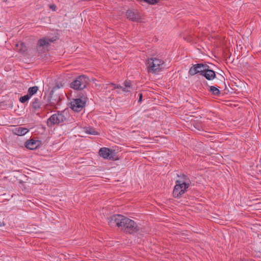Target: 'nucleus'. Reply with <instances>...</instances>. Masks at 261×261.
I'll use <instances>...</instances> for the list:
<instances>
[{
	"label": "nucleus",
	"instance_id": "nucleus-5",
	"mask_svg": "<svg viewBox=\"0 0 261 261\" xmlns=\"http://www.w3.org/2000/svg\"><path fill=\"white\" fill-rule=\"evenodd\" d=\"M89 79L85 75H80L71 84V87L75 90L83 89L89 84Z\"/></svg>",
	"mask_w": 261,
	"mask_h": 261
},
{
	"label": "nucleus",
	"instance_id": "nucleus-17",
	"mask_svg": "<svg viewBox=\"0 0 261 261\" xmlns=\"http://www.w3.org/2000/svg\"><path fill=\"white\" fill-rule=\"evenodd\" d=\"M85 132L87 134L92 135H96L98 134L97 132L93 127L86 128L85 129Z\"/></svg>",
	"mask_w": 261,
	"mask_h": 261
},
{
	"label": "nucleus",
	"instance_id": "nucleus-3",
	"mask_svg": "<svg viewBox=\"0 0 261 261\" xmlns=\"http://www.w3.org/2000/svg\"><path fill=\"white\" fill-rule=\"evenodd\" d=\"M189 185V178L187 176L183 175L180 179L176 181V185L173 191V196L175 198L180 197L186 191Z\"/></svg>",
	"mask_w": 261,
	"mask_h": 261
},
{
	"label": "nucleus",
	"instance_id": "nucleus-2",
	"mask_svg": "<svg viewBox=\"0 0 261 261\" xmlns=\"http://www.w3.org/2000/svg\"><path fill=\"white\" fill-rule=\"evenodd\" d=\"M164 61L158 57H152L149 58L146 62V70L148 72L156 73L163 69Z\"/></svg>",
	"mask_w": 261,
	"mask_h": 261
},
{
	"label": "nucleus",
	"instance_id": "nucleus-12",
	"mask_svg": "<svg viewBox=\"0 0 261 261\" xmlns=\"http://www.w3.org/2000/svg\"><path fill=\"white\" fill-rule=\"evenodd\" d=\"M29 129L25 127H17L14 128L12 130L13 133L17 136H22L25 135L29 132Z\"/></svg>",
	"mask_w": 261,
	"mask_h": 261
},
{
	"label": "nucleus",
	"instance_id": "nucleus-19",
	"mask_svg": "<svg viewBox=\"0 0 261 261\" xmlns=\"http://www.w3.org/2000/svg\"><path fill=\"white\" fill-rule=\"evenodd\" d=\"M210 91L215 95H218L220 94V90L214 86H211Z\"/></svg>",
	"mask_w": 261,
	"mask_h": 261
},
{
	"label": "nucleus",
	"instance_id": "nucleus-9",
	"mask_svg": "<svg viewBox=\"0 0 261 261\" xmlns=\"http://www.w3.org/2000/svg\"><path fill=\"white\" fill-rule=\"evenodd\" d=\"M126 15L129 20L133 21L138 22L141 18V16L139 13L131 10H128L127 11Z\"/></svg>",
	"mask_w": 261,
	"mask_h": 261
},
{
	"label": "nucleus",
	"instance_id": "nucleus-7",
	"mask_svg": "<svg viewBox=\"0 0 261 261\" xmlns=\"http://www.w3.org/2000/svg\"><path fill=\"white\" fill-rule=\"evenodd\" d=\"M207 65L203 64H196L193 65L189 70V74L191 75H194L199 73L202 75Z\"/></svg>",
	"mask_w": 261,
	"mask_h": 261
},
{
	"label": "nucleus",
	"instance_id": "nucleus-8",
	"mask_svg": "<svg viewBox=\"0 0 261 261\" xmlns=\"http://www.w3.org/2000/svg\"><path fill=\"white\" fill-rule=\"evenodd\" d=\"M125 87H123L118 85H115L113 83H110L108 84V86L109 88H111L112 90L115 89H119L120 90L118 92L119 93L121 91L124 92H129L132 89V83L130 81H125L124 82Z\"/></svg>",
	"mask_w": 261,
	"mask_h": 261
},
{
	"label": "nucleus",
	"instance_id": "nucleus-20",
	"mask_svg": "<svg viewBox=\"0 0 261 261\" xmlns=\"http://www.w3.org/2000/svg\"><path fill=\"white\" fill-rule=\"evenodd\" d=\"M31 97L30 96V95H29L28 94H27V95H24L22 97H21L20 98H19V101L21 102V103H24L26 101H27L28 100H29L30 98Z\"/></svg>",
	"mask_w": 261,
	"mask_h": 261
},
{
	"label": "nucleus",
	"instance_id": "nucleus-16",
	"mask_svg": "<svg viewBox=\"0 0 261 261\" xmlns=\"http://www.w3.org/2000/svg\"><path fill=\"white\" fill-rule=\"evenodd\" d=\"M16 47L18 48L17 49L21 53H25L27 50L25 46L22 42L17 44Z\"/></svg>",
	"mask_w": 261,
	"mask_h": 261
},
{
	"label": "nucleus",
	"instance_id": "nucleus-21",
	"mask_svg": "<svg viewBox=\"0 0 261 261\" xmlns=\"http://www.w3.org/2000/svg\"><path fill=\"white\" fill-rule=\"evenodd\" d=\"M49 8L52 9L53 11H56L57 9V7L55 5H50L49 6Z\"/></svg>",
	"mask_w": 261,
	"mask_h": 261
},
{
	"label": "nucleus",
	"instance_id": "nucleus-15",
	"mask_svg": "<svg viewBox=\"0 0 261 261\" xmlns=\"http://www.w3.org/2000/svg\"><path fill=\"white\" fill-rule=\"evenodd\" d=\"M38 88L37 86H34L29 88L28 94L31 97L34 95L38 91Z\"/></svg>",
	"mask_w": 261,
	"mask_h": 261
},
{
	"label": "nucleus",
	"instance_id": "nucleus-18",
	"mask_svg": "<svg viewBox=\"0 0 261 261\" xmlns=\"http://www.w3.org/2000/svg\"><path fill=\"white\" fill-rule=\"evenodd\" d=\"M32 107L35 109H39L40 107V103L39 99L38 98H35L32 102Z\"/></svg>",
	"mask_w": 261,
	"mask_h": 261
},
{
	"label": "nucleus",
	"instance_id": "nucleus-6",
	"mask_svg": "<svg viewBox=\"0 0 261 261\" xmlns=\"http://www.w3.org/2000/svg\"><path fill=\"white\" fill-rule=\"evenodd\" d=\"M86 100L84 98L73 99L70 102V108L75 112L81 111L85 106Z\"/></svg>",
	"mask_w": 261,
	"mask_h": 261
},
{
	"label": "nucleus",
	"instance_id": "nucleus-1",
	"mask_svg": "<svg viewBox=\"0 0 261 261\" xmlns=\"http://www.w3.org/2000/svg\"><path fill=\"white\" fill-rule=\"evenodd\" d=\"M111 226L120 227L126 232L132 233L137 229L136 223L132 220L121 215H116L111 218L109 222Z\"/></svg>",
	"mask_w": 261,
	"mask_h": 261
},
{
	"label": "nucleus",
	"instance_id": "nucleus-4",
	"mask_svg": "<svg viewBox=\"0 0 261 261\" xmlns=\"http://www.w3.org/2000/svg\"><path fill=\"white\" fill-rule=\"evenodd\" d=\"M65 115H67L66 112H63L62 113H58L52 115L47 121V125L51 127L54 125L59 124L63 122L66 119Z\"/></svg>",
	"mask_w": 261,
	"mask_h": 261
},
{
	"label": "nucleus",
	"instance_id": "nucleus-10",
	"mask_svg": "<svg viewBox=\"0 0 261 261\" xmlns=\"http://www.w3.org/2000/svg\"><path fill=\"white\" fill-rule=\"evenodd\" d=\"M202 75L204 76L207 80L209 81L213 80L216 77L215 71H214L213 70L210 69L209 66L208 65L206 67Z\"/></svg>",
	"mask_w": 261,
	"mask_h": 261
},
{
	"label": "nucleus",
	"instance_id": "nucleus-13",
	"mask_svg": "<svg viewBox=\"0 0 261 261\" xmlns=\"http://www.w3.org/2000/svg\"><path fill=\"white\" fill-rule=\"evenodd\" d=\"M39 145V141L31 139L26 142L25 146L27 148L33 150L36 149Z\"/></svg>",
	"mask_w": 261,
	"mask_h": 261
},
{
	"label": "nucleus",
	"instance_id": "nucleus-22",
	"mask_svg": "<svg viewBox=\"0 0 261 261\" xmlns=\"http://www.w3.org/2000/svg\"><path fill=\"white\" fill-rule=\"evenodd\" d=\"M142 97V94H139V101L141 100Z\"/></svg>",
	"mask_w": 261,
	"mask_h": 261
},
{
	"label": "nucleus",
	"instance_id": "nucleus-11",
	"mask_svg": "<svg viewBox=\"0 0 261 261\" xmlns=\"http://www.w3.org/2000/svg\"><path fill=\"white\" fill-rule=\"evenodd\" d=\"M99 154L100 156L105 159H111V155L112 154V150L106 147L101 148L99 151Z\"/></svg>",
	"mask_w": 261,
	"mask_h": 261
},
{
	"label": "nucleus",
	"instance_id": "nucleus-14",
	"mask_svg": "<svg viewBox=\"0 0 261 261\" xmlns=\"http://www.w3.org/2000/svg\"><path fill=\"white\" fill-rule=\"evenodd\" d=\"M53 41L48 38H42L38 41L37 45L40 47H47Z\"/></svg>",
	"mask_w": 261,
	"mask_h": 261
}]
</instances>
